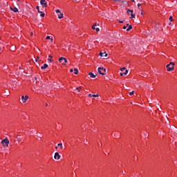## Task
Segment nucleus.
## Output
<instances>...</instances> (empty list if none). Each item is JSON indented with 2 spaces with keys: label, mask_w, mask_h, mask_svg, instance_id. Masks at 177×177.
Segmentation results:
<instances>
[{
  "label": "nucleus",
  "mask_w": 177,
  "mask_h": 177,
  "mask_svg": "<svg viewBox=\"0 0 177 177\" xmlns=\"http://www.w3.org/2000/svg\"><path fill=\"white\" fill-rule=\"evenodd\" d=\"M174 66H175V63L170 62L169 64L166 66L167 68V71H174Z\"/></svg>",
  "instance_id": "nucleus-1"
},
{
  "label": "nucleus",
  "mask_w": 177,
  "mask_h": 177,
  "mask_svg": "<svg viewBox=\"0 0 177 177\" xmlns=\"http://www.w3.org/2000/svg\"><path fill=\"white\" fill-rule=\"evenodd\" d=\"M98 73L101 75H106V68L103 67H99L98 68Z\"/></svg>",
  "instance_id": "nucleus-2"
},
{
  "label": "nucleus",
  "mask_w": 177,
  "mask_h": 177,
  "mask_svg": "<svg viewBox=\"0 0 177 177\" xmlns=\"http://www.w3.org/2000/svg\"><path fill=\"white\" fill-rule=\"evenodd\" d=\"M120 71L123 72L120 73V77H123V75H127V74H128V70H127V68L125 67L121 68Z\"/></svg>",
  "instance_id": "nucleus-3"
},
{
  "label": "nucleus",
  "mask_w": 177,
  "mask_h": 177,
  "mask_svg": "<svg viewBox=\"0 0 177 177\" xmlns=\"http://www.w3.org/2000/svg\"><path fill=\"white\" fill-rule=\"evenodd\" d=\"M127 13L128 16H130V19H135V13H133V10L129 9Z\"/></svg>",
  "instance_id": "nucleus-4"
},
{
  "label": "nucleus",
  "mask_w": 177,
  "mask_h": 177,
  "mask_svg": "<svg viewBox=\"0 0 177 177\" xmlns=\"http://www.w3.org/2000/svg\"><path fill=\"white\" fill-rule=\"evenodd\" d=\"M1 145H3L4 147H8V146H9V140H8V138L3 139L1 141Z\"/></svg>",
  "instance_id": "nucleus-5"
},
{
  "label": "nucleus",
  "mask_w": 177,
  "mask_h": 177,
  "mask_svg": "<svg viewBox=\"0 0 177 177\" xmlns=\"http://www.w3.org/2000/svg\"><path fill=\"white\" fill-rule=\"evenodd\" d=\"M59 63H62V66H66V63H67V59H66L64 57H60L59 59Z\"/></svg>",
  "instance_id": "nucleus-6"
},
{
  "label": "nucleus",
  "mask_w": 177,
  "mask_h": 177,
  "mask_svg": "<svg viewBox=\"0 0 177 177\" xmlns=\"http://www.w3.org/2000/svg\"><path fill=\"white\" fill-rule=\"evenodd\" d=\"M55 12L57 14L58 19H63V13L60 12V10H56Z\"/></svg>",
  "instance_id": "nucleus-7"
},
{
  "label": "nucleus",
  "mask_w": 177,
  "mask_h": 177,
  "mask_svg": "<svg viewBox=\"0 0 177 177\" xmlns=\"http://www.w3.org/2000/svg\"><path fill=\"white\" fill-rule=\"evenodd\" d=\"M21 100H22V103H26L27 100H28V95H22L21 96Z\"/></svg>",
  "instance_id": "nucleus-8"
},
{
  "label": "nucleus",
  "mask_w": 177,
  "mask_h": 177,
  "mask_svg": "<svg viewBox=\"0 0 177 177\" xmlns=\"http://www.w3.org/2000/svg\"><path fill=\"white\" fill-rule=\"evenodd\" d=\"M40 3L42 5L43 8H46V6H48V3H46V0H41Z\"/></svg>",
  "instance_id": "nucleus-9"
},
{
  "label": "nucleus",
  "mask_w": 177,
  "mask_h": 177,
  "mask_svg": "<svg viewBox=\"0 0 177 177\" xmlns=\"http://www.w3.org/2000/svg\"><path fill=\"white\" fill-rule=\"evenodd\" d=\"M55 160H60V155L58 152H56L54 156Z\"/></svg>",
  "instance_id": "nucleus-10"
},
{
  "label": "nucleus",
  "mask_w": 177,
  "mask_h": 177,
  "mask_svg": "<svg viewBox=\"0 0 177 177\" xmlns=\"http://www.w3.org/2000/svg\"><path fill=\"white\" fill-rule=\"evenodd\" d=\"M46 39L49 40L50 41V44H52V42H53V37L47 36L46 37Z\"/></svg>",
  "instance_id": "nucleus-11"
},
{
  "label": "nucleus",
  "mask_w": 177,
  "mask_h": 177,
  "mask_svg": "<svg viewBox=\"0 0 177 177\" xmlns=\"http://www.w3.org/2000/svg\"><path fill=\"white\" fill-rule=\"evenodd\" d=\"M10 10H12V12H15V13H17V12H19V9L16 7L10 8Z\"/></svg>",
  "instance_id": "nucleus-12"
},
{
  "label": "nucleus",
  "mask_w": 177,
  "mask_h": 177,
  "mask_svg": "<svg viewBox=\"0 0 177 177\" xmlns=\"http://www.w3.org/2000/svg\"><path fill=\"white\" fill-rule=\"evenodd\" d=\"M107 53H100V56H101V57H107Z\"/></svg>",
  "instance_id": "nucleus-13"
},
{
  "label": "nucleus",
  "mask_w": 177,
  "mask_h": 177,
  "mask_svg": "<svg viewBox=\"0 0 177 177\" xmlns=\"http://www.w3.org/2000/svg\"><path fill=\"white\" fill-rule=\"evenodd\" d=\"M88 75H90L91 78H96V75L93 73H89Z\"/></svg>",
  "instance_id": "nucleus-14"
},
{
  "label": "nucleus",
  "mask_w": 177,
  "mask_h": 177,
  "mask_svg": "<svg viewBox=\"0 0 177 177\" xmlns=\"http://www.w3.org/2000/svg\"><path fill=\"white\" fill-rule=\"evenodd\" d=\"M41 70H44L45 68H48V64H44L41 67Z\"/></svg>",
  "instance_id": "nucleus-15"
},
{
  "label": "nucleus",
  "mask_w": 177,
  "mask_h": 177,
  "mask_svg": "<svg viewBox=\"0 0 177 177\" xmlns=\"http://www.w3.org/2000/svg\"><path fill=\"white\" fill-rule=\"evenodd\" d=\"M48 57H49L48 59V62H50V63H52V62H53V59H52V55H49Z\"/></svg>",
  "instance_id": "nucleus-16"
},
{
  "label": "nucleus",
  "mask_w": 177,
  "mask_h": 177,
  "mask_svg": "<svg viewBox=\"0 0 177 177\" xmlns=\"http://www.w3.org/2000/svg\"><path fill=\"white\" fill-rule=\"evenodd\" d=\"M82 89V86H79L76 88V91H77V92H81Z\"/></svg>",
  "instance_id": "nucleus-17"
},
{
  "label": "nucleus",
  "mask_w": 177,
  "mask_h": 177,
  "mask_svg": "<svg viewBox=\"0 0 177 177\" xmlns=\"http://www.w3.org/2000/svg\"><path fill=\"white\" fill-rule=\"evenodd\" d=\"M97 26V24H94L92 26V29L95 30L96 28V27Z\"/></svg>",
  "instance_id": "nucleus-18"
},
{
  "label": "nucleus",
  "mask_w": 177,
  "mask_h": 177,
  "mask_svg": "<svg viewBox=\"0 0 177 177\" xmlns=\"http://www.w3.org/2000/svg\"><path fill=\"white\" fill-rule=\"evenodd\" d=\"M132 30V25L129 26L128 28L127 29V31H130Z\"/></svg>",
  "instance_id": "nucleus-19"
},
{
  "label": "nucleus",
  "mask_w": 177,
  "mask_h": 177,
  "mask_svg": "<svg viewBox=\"0 0 177 177\" xmlns=\"http://www.w3.org/2000/svg\"><path fill=\"white\" fill-rule=\"evenodd\" d=\"M57 146H58L59 147H60L61 150L63 149V144L59 143V144L57 145Z\"/></svg>",
  "instance_id": "nucleus-20"
},
{
  "label": "nucleus",
  "mask_w": 177,
  "mask_h": 177,
  "mask_svg": "<svg viewBox=\"0 0 177 177\" xmlns=\"http://www.w3.org/2000/svg\"><path fill=\"white\" fill-rule=\"evenodd\" d=\"M73 71H74V74L75 75L78 74V69L74 68Z\"/></svg>",
  "instance_id": "nucleus-21"
},
{
  "label": "nucleus",
  "mask_w": 177,
  "mask_h": 177,
  "mask_svg": "<svg viewBox=\"0 0 177 177\" xmlns=\"http://www.w3.org/2000/svg\"><path fill=\"white\" fill-rule=\"evenodd\" d=\"M40 16L41 17H45V13H44V12H40Z\"/></svg>",
  "instance_id": "nucleus-22"
},
{
  "label": "nucleus",
  "mask_w": 177,
  "mask_h": 177,
  "mask_svg": "<svg viewBox=\"0 0 177 177\" xmlns=\"http://www.w3.org/2000/svg\"><path fill=\"white\" fill-rule=\"evenodd\" d=\"M93 97H99V94H93Z\"/></svg>",
  "instance_id": "nucleus-23"
},
{
  "label": "nucleus",
  "mask_w": 177,
  "mask_h": 177,
  "mask_svg": "<svg viewBox=\"0 0 177 177\" xmlns=\"http://www.w3.org/2000/svg\"><path fill=\"white\" fill-rule=\"evenodd\" d=\"M169 20H170V21H174V17H172V16H170Z\"/></svg>",
  "instance_id": "nucleus-24"
},
{
  "label": "nucleus",
  "mask_w": 177,
  "mask_h": 177,
  "mask_svg": "<svg viewBox=\"0 0 177 177\" xmlns=\"http://www.w3.org/2000/svg\"><path fill=\"white\" fill-rule=\"evenodd\" d=\"M129 26V24H127L126 26H123V30H127V28Z\"/></svg>",
  "instance_id": "nucleus-25"
},
{
  "label": "nucleus",
  "mask_w": 177,
  "mask_h": 177,
  "mask_svg": "<svg viewBox=\"0 0 177 177\" xmlns=\"http://www.w3.org/2000/svg\"><path fill=\"white\" fill-rule=\"evenodd\" d=\"M95 31H97V32H99V31H100V29L99 28H96Z\"/></svg>",
  "instance_id": "nucleus-26"
},
{
  "label": "nucleus",
  "mask_w": 177,
  "mask_h": 177,
  "mask_svg": "<svg viewBox=\"0 0 177 177\" xmlns=\"http://www.w3.org/2000/svg\"><path fill=\"white\" fill-rule=\"evenodd\" d=\"M88 97H93V95L92 94H88Z\"/></svg>",
  "instance_id": "nucleus-27"
},
{
  "label": "nucleus",
  "mask_w": 177,
  "mask_h": 177,
  "mask_svg": "<svg viewBox=\"0 0 177 177\" xmlns=\"http://www.w3.org/2000/svg\"><path fill=\"white\" fill-rule=\"evenodd\" d=\"M36 9H37V11L39 10V6H37Z\"/></svg>",
  "instance_id": "nucleus-28"
},
{
  "label": "nucleus",
  "mask_w": 177,
  "mask_h": 177,
  "mask_svg": "<svg viewBox=\"0 0 177 177\" xmlns=\"http://www.w3.org/2000/svg\"><path fill=\"white\" fill-rule=\"evenodd\" d=\"M138 8H140V6H142V4L138 3Z\"/></svg>",
  "instance_id": "nucleus-29"
},
{
  "label": "nucleus",
  "mask_w": 177,
  "mask_h": 177,
  "mask_svg": "<svg viewBox=\"0 0 177 177\" xmlns=\"http://www.w3.org/2000/svg\"><path fill=\"white\" fill-rule=\"evenodd\" d=\"M129 95H133V91L130 92Z\"/></svg>",
  "instance_id": "nucleus-30"
},
{
  "label": "nucleus",
  "mask_w": 177,
  "mask_h": 177,
  "mask_svg": "<svg viewBox=\"0 0 177 177\" xmlns=\"http://www.w3.org/2000/svg\"><path fill=\"white\" fill-rule=\"evenodd\" d=\"M39 59V57H37V59H35V62H38Z\"/></svg>",
  "instance_id": "nucleus-31"
},
{
  "label": "nucleus",
  "mask_w": 177,
  "mask_h": 177,
  "mask_svg": "<svg viewBox=\"0 0 177 177\" xmlns=\"http://www.w3.org/2000/svg\"><path fill=\"white\" fill-rule=\"evenodd\" d=\"M73 71H74V70L70 69V73H73Z\"/></svg>",
  "instance_id": "nucleus-32"
},
{
  "label": "nucleus",
  "mask_w": 177,
  "mask_h": 177,
  "mask_svg": "<svg viewBox=\"0 0 177 177\" xmlns=\"http://www.w3.org/2000/svg\"><path fill=\"white\" fill-rule=\"evenodd\" d=\"M37 12L38 13H40V14L42 12V11H40L39 10Z\"/></svg>",
  "instance_id": "nucleus-33"
},
{
  "label": "nucleus",
  "mask_w": 177,
  "mask_h": 177,
  "mask_svg": "<svg viewBox=\"0 0 177 177\" xmlns=\"http://www.w3.org/2000/svg\"><path fill=\"white\" fill-rule=\"evenodd\" d=\"M37 12L38 13H40V14L42 12V11H40L39 10Z\"/></svg>",
  "instance_id": "nucleus-34"
},
{
  "label": "nucleus",
  "mask_w": 177,
  "mask_h": 177,
  "mask_svg": "<svg viewBox=\"0 0 177 177\" xmlns=\"http://www.w3.org/2000/svg\"><path fill=\"white\" fill-rule=\"evenodd\" d=\"M119 23H124V21L120 20V21H119Z\"/></svg>",
  "instance_id": "nucleus-35"
},
{
  "label": "nucleus",
  "mask_w": 177,
  "mask_h": 177,
  "mask_svg": "<svg viewBox=\"0 0 177 177\" xmlns=\"http://www.w3.org/2000/svg\"><path fill=\"white\" fill-rule=\"evenodd\" d=\"M131 1L135 2V0H131Z\"/></svg>",
  "instance_id": "nucleus-36"
},
{
  "label": "nucleus",
  "mask_w": 177,
  "mask_h": 177,
  "mask_svg": "<svg viewBox=\"0 0 177 177\" xmlns=\"http://www.w3.org/2000/svg\"><path fill=\"white\" fill-rule=\"evenodd\" d=\"M141 15H143V12H141Z\"/></svg>",
  "instance_id": "nucleus-37"
},
{
  "label": "nucleus",
  "mask_w": 177,
  "mask_h": 177,
  "mask_svg": "<svg viewBox=\"0 0 177 177\" xmlns=\"http://www.w3.org/2000/svg\"><path fill=\"white\" fill-rule=\"evenodd\" d=\"M55 149H57V147H55Z\"/></svg>",
  "instance_id": "nucleus-38"
},
{
  "label": "nucleus",
  "mask_w": 177,
  "mask_h": 177,
  "mask_svg": "<svg viewBox=\"0 0 177 177\" xmlns=\"http://www.w3.org/2000/svg\"><path fill=\"white\" fill-rule=\"evenodd\" d=\"M17 1H20V0H17Z\"/></svg>",
  "instance_id": "nucleus-39"
}]
</instances>
